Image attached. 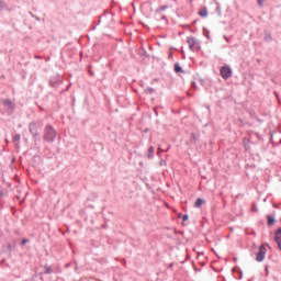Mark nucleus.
<instances>
[{
	"label": "nucleus",
	"mask_w": 281,
	"mask_h": 281,
	"mask_svg": "<svg viewBox=\"0 0 281 281\" xmlns=\"http://www.w3.org/2000/svg\"><path fill=\"white\" fill-rule=\"evenodd\" d=\"M175 71H176V74H181V71H183V70L181 69V66L179 64H176Z\"/></svg>",
	"instance_id": "obj_9"
},
{
	"label": "nucleus",
	"mask_w": 281,
	"mask_h": 281,
	"mask_svg": "<svg viewBox=\"0 0 281 281\" xmlns=\"http://www.w3.org/2000/svg\"><path fill=\"white\" fill-rule=\"evenodd\" d=\"M276 243L281 251V228H279L276 233Z\"/></svg>",
	"instance_id": "obj_5"
},
{
	"label": "nucleus",
	"mask_w": 281,
	"mask_h": 281,
	"mask_svg": "<svg viewBox=\"0 0 281 281\" xmlns=\"http://www.w3.org/2000/svg\"><path fill=\"white\" fill-rule=\"evenodd\" d=\"M220 71L224 80L232 78V68L229 66H223Z\"/></svg>",
	"instance_id": "obj_2"
},
{
	"label": "nucleus",
	"mask_w": 281,
	"mask_h": 281,
	"mask_svg": "<svg viewBox=\"0 0 281 281\" xmlns=\"http://www.w3.org/2000/svg\"><path fill=\"white\" fill-rule=\"evenodd\" d=\"M3 104H5V106H10L11 109H12V106H14V105L12 104V101H10V100H4V101H3Z\"/></svg>",
	"instance_id": "obj_10"
},
{
	"label": "nucleus",
	"mask_w": 281,
	"mask_h": 281,
	"mask_svg": "<svg viewBox=\"0 0 281 281\" xmlns=\"http://www.w3.org/2000/svg\"><path fill=\"white\" fill-rule=\"evenodd\" d=\"M204 203H205V200L199 198V199L195 201L194 207H201V205H203Z\"/></svg>",
	"instance_id": "obj_7"
},
{
	"label": "nucleus",
	"mask_w": 281,
	"mask_h": 281,
	"mask_svg": "<svg viewBox=\"0 0 281 281\" xmlns=\"http://www.w3.org/2000/svg\"><path fill=\"white\" fill-rule=\"evenodd\" d=\"M164 10H168V5H162V7H160L159 9H157L156 12H161V11H164Z\"/></svg>",
	"instance_id": "obj_12"
},
{
	"label": "nucleus",
	"mask_w": 281,
	"mask_h": 281,
	"mask_svg": "<svg viewBox=\"0 0 281 281\" xmlns=\"http://www.w3.org/2000/svg\"><path fill=\"white\" fill-rule=\"evenodd\" d=\"M266 254H267V248H265V246L261 245L259 247V251L256 255L257 262H262V260H265Z\"/></svg>",
	"instance_id": "obj_3"
},
{
	"label": "nucleus",
	"mask_w": 281,
	"mask_h": 281,
	"mask_svg": "<svg viewBox=\"0 0 281 281\" xmlns=\"http://www.w3.org/2000/svg\"><path fill=\"white\" fill-rule=\"evenodd\" d=\"M21 140V135L16 134L13 136V142H20Z\"/></svg>",
	"instance_id": "obj_11"
},
{
	"label": "nucleus",
	"mask_w": 281,
	"mask_h": 281,
	"mask_svg": "<svg viewBox=\"0 0 281 281\" xmlns=\"http://www.w3.org/2000/svg\"><path fill=\"white\" fill-rule=\"evenodd\" d=\"M146 93H153V88H148L145 90Z\"/></svg>",
	"instance_id": "obj_13"
},
{
	"label": "nucleus",
	"mask_w": 281,
	"mask_h": 281,
	"mask_svg": "<svg viewBox=\"0 0 281 281\" xmlns=\"http://www.w3.org/2000/svg\"><path fill=\"white\" fill-rule=\"evenodd\" d=\"M266 0H258V5L262 7V3H265Z\"/></svg>",
	"instance_id": "obj_15"
},
{
	"label": "nucleus",
	"mask_w": 281,
	"mask_h": 281,
	"mask_svg": "<svg viewBox=\"0 0 281 281\" xmlns=\"http://www.w3.org/2000/svg\"><path fill=\"white\" fill-rule=\"evenodd\" d=\"M54 137H56V131H54V127L47 126L45 131L44 138L47 142H53Z\"/></svg>",
	"instance_id": "obj_1"
},
{
	"label": "nucleus",
	"mask_w": 281,
	"mask_h": 281,
	"mask_svg": "<svg viewBox=\"0 0 281 281\" xmlns=\"http://www.w3.org/2000/svg\"><path fill=\"white\" fill-rule=\"evenodd\" d=\"M225 41H227V43H229V38L225 37Z\"/></svg>",
	"instance_id": "obj_20"
},
{
	"label": "nucleus",
	"mask_w": 281,
	"mask_h": 281,
	"mask_svg": "<svg viewBox=\"0 0 281 281\" xmlns=\"http://www.w3.org/2000/svg\"><path fill=\"white\" fill-rule=\"evenodd\" d=\"M148 151L153 155V153H155V147H149Z\"/></svg>",
	"instance_id": "obj_14"
},
{
	"label": "nucleus",
	"mask_w": 281,
	"mask_h": 281,
	"mask_svg": "<svg viewBox=\"0 0 281 281\" xmlns=\"http://www.w3.org/2000/svg\"><path fill=\"white\" fill-rule=\"evenodd\" d=\"M27 243V239L22 240V245H25Z\"/></svg>",
	"instance_id": "obj_17"
},
{
	"label": "nucleus",
	"mask_w": 281,
	"mask_h": 281,
	"mask_svg": "<svg viewBox=\"0 0 281 281\" xmlns=\"http://www.w3.org/2000/svg\"><path fill=\"white\" fill-rule=\"evenodd\" d=\"M188 215H183L182 221H188Z\"/></svg>",
	"instance_id": "obj_16"
},
{
	"label": "nucleus",
	"mask_w": 281,
	"mask_h": 281,
	"mask_svg": "<svg viewBox=\"0 0 281 281\" xmlns=\"http://www.w3.org/2000/svg\"><path fill=\"white\" fill-rule=\"evenodd\" d=\"M160 166H166V161H161V162H160Z\"/></svg>",
	"instance_id": "obj_18"
},
{
	"label": "nucleus",
	"mask_w": 281,
	"mask_h": 281,
	"mask_svg": "<svg viewBox=\"0 0 281 281\" xmlns=\"http://www.w3.org/2000/svg\"><path fill=\"white\" fill-rule=\"evenodd\" d=\"M187 43L189 45V48L194 52L196 47V40L194 37H188Z\"/></svg>",
	"instance_id": "obj_4"
},
{
	"label": "nucleus",
	"mask_w": 281,
	"mask_h": 281,
	"mask_svg": "<svg viewBox=\"0 0 281 281\" xmlns=\"http://www.w3.org/2000/svg\"><path fill=\"white\" fill-rule=\"evenodd\" d=\"M46 273H52V270H50V269H47V270H46Z\"/></svg>",
	"instance_id": "obj_19"
},
{
	"label": "nucleus",
	"mask_w": 281,
	"mask_h": 281,
	"mask_svg": "<svg viewBox=\"0 0 281 281\" xmlns=\"http://www.w3.org/2000/svg\"><path fill=\"white\" fill-rule=\"evenodd\" d=\"M276 223V218L273 216L268 215V225H273Z\"/></svg>",
	"instance_id": "obj_8"
},
{
	"label": "nucleus",
	"mask_w": 281,
	"mask_h": 281,
	"mask_svg": "<svg viewBox=\"0 0 281 281\" xmlns=\"http://www.w3.org/2000/svg\"><path fill=\"white\" fill-rule=\"evenodd\" d=\"M199 16H202V19H205L207 16V8L200 9Z\"/></svg>",
	"instance_id": "obj_6"
}]
</instances>
